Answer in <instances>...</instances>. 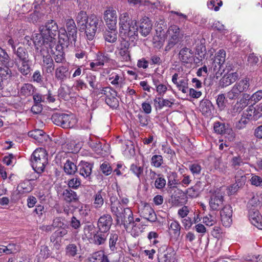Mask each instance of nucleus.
Returning <instances> with one entry per match:
<instances>
[{"label": "nucleus", "mask_w": 262, "mask_h": 262, "mask_svg": "<svg viewBox=\"0 0 262 262\" xmlns=\"http://www.w3.org/2000/svg\"><path fill=\"white\" fill-rule=\"evenodd\" d=\"M111 59L108 54L105 52H98L96 56L95 62H92L90 64L91 69L96 70L97 67H103L105 63L110 62Z\"/></svg>", "instance_id": "15"}, {"label": "nucleus", "mask_w": 262, "mask_h": 262, "mask_svg": "<svg viewBox=\"0 0 262 262\" xmlns=\"http://www.w3.org/2000/svg\"><path fill=\"white\" fill-rule=\"evenodd\" d=\"M176 253L173 248L166 245L160 246L158 250L159 262H174Z\"/></svg>", "instance_id": "8"}, {"label": "nucleus", "mask_w": 262, "mask_h": 262, "mask_svg": "<svg viewBox=\"0 0 262 262\" xmlns=\"http://www.w3.org/2000/svg\"><path fill=\"white\" fill-rule=\"evenodd\" d=\"M100 170L102 172L105 176L110 175L113 171V169L110 164L106 162L103 163L100 165Z\"/></svg>", "instance_id": "61"}, {"label": "nucleus", "mask_w": 262, "mask_h": 262, "mask_svg": "<svg viewBox=\"0 0 262 262\" xmlns=\"http://www.w3.org/2000/svg\"><path fill=\"white\" fill-rule=\"evenodd\" d=\"M48 161V154L46 149L42 148H37L31 156L32 167L37 173L43 171Z\"/></svg>", "instance_id": "2"}, {"label": "nucleus", "mask_w": 262, "mask_h": 262, "mask_svg": "<svg viewBox=\"0 0 262 262\" xmlns=\"http://www.w3.org/2000/svg\"><path fill=\"white\" fill-rule=\"evenodd\" d=\"M241 93L234 86L232 89L227 94V98L230 100H233L237 98Z\"/></svg>", "instance_id": "62"}, {"label": "nucleus", "mask_w": 262, "mask_h": 262, "mask_svg": "<svg viewBox=\"0 0 262 262\" xmlns=\"http://www.w3.org/2000/svg\"><path fill=\"white\" fill-rule=\"evenodd\" d=\"M111 201V209L112 212L116 216V217H120V214L123 211V207H122L120 201L118 200L115 197H111L110 199Z\"/></svg>", "instance_id": "19"}, {"label": "nucleus", "mask_w": 262, "mask_h": 262, "mask_svg": "<svg viewBox=\"0 0 262 262\" xmlns=\"http://www.w3.org/2000/svg\"><path fill=\"white\" fill-rule=\"evenodd\" d=\"M108 80L110 81L111 83L115 85L116 88H121V84L123 81V78L119 74L115 73H112L110 75Z\"/></svg>", "instance_id": "46"}, {"label": "nucleus", "mask_w": 262, "mask_h": 262, "mask_svg": "<svg viewBox=\"0 0 262 262\" xmlns=\"http://www.w3.org/2000/svg\"><path fill=\"white\" fill-rule=\"evenodd\" d=\"M179 57L182 62L190 63L193 59V52L188 48H183L179 52Z\"/></svg>", "instance_id": "23"}, {"label": "nucleus", "mask_w": 262, "mask_h": 262, "mask_svg": "<svg viewBox=\"0 0 262 262\" xmlns=\"http://www.w3.org/2000/svg\"><path fill=\"white\" fill-rule=\"evenodd\" d=\"M64 114V113L54 114L51 117L52 122L56 125L61 127Z\"/></svg>", "instance_id": "56"}, {"label": "nucleus", "mask_w": 262, "mask_h": 262, "mask_svg": "<svg viewBox=\"0 0 262 262\" xmlns=\"http://www.w3.org/2000/svg\"><path fill=\"white\" fill-rule=\"evenodd\" d=\"M152 27L151 21L148 17H144L140 19L139 30L142 36H147L150 33Z\"/></svg>", "instance_id": "17"}, {"label": "nucleus", "mask_w": 262, "mask_h": 262, "mask_svg": "<svg viewBox=\"0 0 262 262\" xmlns=\"http://www.w3.org/2000/svg\"><path fill=\"white\" fill-rule=\"evenodd\" d=\"M118 237V234L115 231H112L111 232L108 238V244L110 250L112 252H115L117 250Z\"/></svg>", "instance_id": "38"}, {"label": "nucleus", "mask_w": 262, "mask_h": 262, "mask_svg": "<svg viewBox=\"0 0 262 262\" xmlns=\"http://www.w3.org/2000/svg\"><path fill=\"white\" fill-rule=\"evenodd\" d=\"M66 28L72 41H76L77 31L75 23L73 19H68L66 21Z\"/></svg>", "instance_id": "22"}, {"label": "nucleus", "mask_w": 262, "mask_h": 262, "mask_svg": "<svg viewBox=\"0 0 262 262\" xmlns=\"http://www.w3.org/2000/svg\"><path fill=\"white\" fill-rule=\"evenodd\" d=\"M179 91L186 94L188 92V80L186 78H182L179 81V84L177 86Z\"/></svg>", "instance_id": "55"}, {"label": "nucleus", "mask_w": 262, "mask_h": 262, "mask_svg": "<svg viewBox=\"0 0 262 262\" xmlns=\"http://www.w3.org/2000/svg\"><path fill=\"white\" fill-rule=\"evenodd\" d=\"M93 165L85 161H81L78 166V171L84 178L90 180Z\"/></svg>", "instance_id": "16"}, {"label": "nucleus", "mask_w": 262, "mask_h": 262, "mask_svg": "<svg viewBox=\"0 0 262 262\" xmlns=\"http://www.w3.org/2000/svg\"><path fill=\"white\" fill-rule=\"evenodd\" d=\"M171 199L173 205L176 206L182 205L186 201V195L182 190H179L177 193L172 195Z\"/></svg>", "instance_id": "44"}, {"label": "nucleus", "mask_w": 262, "mask_h": 262, "mask_svg": "<svg viewBox=\"0 0 262 262\" xmlns=\"http://www.w3.org/2000/svg\"><path fill=\"white\" fill-rule=\"evenodd\" d=\"M250 200L248 202L247 206L248 208L255 207L258 206L260 202L259 200V196L257 194H255L253 193H251L249 194Z\"/></svg>", "instance_id": "52"}, {"label": "nucleus", "mask_w": 262, "mask_h": 262, "mask_svg": "<svg viewBox=\"0 0 262 262\" xmlns=\"http://www.w3.org/2000/svg\"><path fill=\"white\" fill-rule=\"evenodd\" d=\"M106 196V193L102 189L100 190L94 195V206L95 208L98 209L102 207L104 203V199Z\"/></svg>", "instance_id": "35"}, {"label": "nucleus", "mask_w": 262, "mask_h": 262, "mask_svg": "<svg viewBox=\"0 0 262 262\" xmlns=\"http://www.w3.org/2000/svg\"><path fill=\"white\" fill-rule=\"evenodd\" d=\"M215 217L211 214H208L203 218V222L206 226H212L216 223Z\"/></svg>", "instance_id": "60"}, {"label": "nucleus", "mask_w": 262, "mask_h": 262, "mask_svg": "<svg viewBox=\"0 0 262 262\" xmlns=\"http://www.w3.org/2000/svg\"><path fill=\"white\" fill-rule=\"evenodd\" d=\"M249 80L248 78H244L238 82H236L234 86L241 93L246 91L249 87Z\"/></svg>", "instance_id": "47"}, {"label": "nucleus", "mask_w": 262, "mask_h": 262, "mask_svg": "<svg viewBox=\"0 0 262 262\" xmlns=\"http://www.w3.org/2000/svg\"><path fill=\"white\" fill-rule=\"evenodd\" d=\"M68 69L64 66H60L56 68L55 77L60 82H64L68 78Z\"/></svg>", "instance_id": "31"}, {"label": "nucleus", "mask_w": 262, "mask_h": 262, "mask_svg": "<svg viewBox=\"0 0 262 262\" xmlns=\"http://www.w3.org/2000/svg\"><path fill=\"white\" fill-rule=\"evenodd\" d=\"M222 224L225 227H230L232 222V209L231 206L227 205L224 206L220 211Z\"/></svg>", "instance_id": "14"}, {"label": "nucleus", "mask_w": 262, "mask_h": 262, "mask_svg": "<svg viewBox=\"0 0 262 262\" xmlns=\"http://www.w3.org/2000/svg\"><path fill=\"white\" fill-rule=\"evenodd\" d=\"M119 31L124 39L133 40L138 35V28L136 20L132 19L127 12L120 14L119 17Z\"/></svg>", "instance_id": "1"}, {"label": "nucleus", "mask_w": 262, "mask_h": 262, "mask_svg": "<svg viewBox=\"0 0 262 262\" xmlns=\"http://www.w3.org/2000/svg\"><path fill=\"white\" fill-rule=\"evenodd\" d=\"M145 223L142 222L141 223H138L136 222H132V224L130 225V227L131 226V229L129 231L132 235L134 237H137L143 232L144 227L145 226ZM129 229L128 230H129Z\"/></svg>", "instance_id": "29"}, {"label": "nucleus", "mask_w": 262, "mask_h": 262, "mask_svg": "<svg viewBox=\"0 0 262 262\" xmlns=\"http://www.w3.org/2000/svg\"><path fill=\"white\" fill-rule=\"evenodd\" d=\"M45 38L46 37L41 32H40V33H35L33 35V42L35 46L36 47V50L39 49L38 47L37 46L40 47L42 45L43 46V48L45 47L46 49L49 48V45H51L50 42L47 41L48 40Z\"/></svg>", "instance_id": "20"}, {"label": "nucleus", "mask_w": 262, "mask_h": 262, "mask_svg": "<svg viewBox=\"0 0 262 262\" xmlns=\"http://www.w3.org/2000/svg\"><path fill=\"white\" fill-rule=\"evenodd\" d=\"M225 70V74L220 81V85L222 88L230 85L236 81L239 77L238 73L234 71L230 66L226 67Z\"/></svg>", "instance_id": "9"}, {"label": "nucleus", "mask_w": 262, "mask_h": 262, "mask_svg": "<svg viewBox=\"0 0 262 262\" xmlns=\"http://www.w3.org/2000/svg\"><path fill=\"white\" fill-rule=\"evenodd\" d=\"M103 18L107 27H116L117 15L116 11L112 7H108L104 12Z\"/></svg>", "instance_id": "12"}, {"label": "nucleus", "mask_w": 262, "mask_h": 262, "mask_svg": "<svg viewBox=\"0 0 262 262\" xmlns=\"http://www.w3.org/2000/svg\"><path fill=\"white\" fill-rule=\"evenodd\" d=\"M28 135L35 139L39 143H43L46 141L48 138V136L46 133L40 129H35L30 131L28 133Z\"/></svg>", "instance_id": "30"}, {"label": "nucleus", "mask_w": 262, "mask_h": 262, "mask_svg": "<svg viewBox=\"0 0 262 262\" xmlns=\"http://www.w3.org/2000/svg\"><path fill=\"white\" fill-rule=\"evenodd\" d=\"M63 170L67 174L74 175L78 170V166L74 162L68 159L64 164Z\"/></svg>", "instance_id": "41"}, {"label": "nucleus", "mask_w": 262, "mask_h": 262, "mask_svg": "<svg viewBox=\"0 0 262 262\" xmlns=\"http://www.w3.org/2000/svg\"><path fill=\"white\" fill-rule=\"evenodd\" d=\"M81 184L80 180L78 178H74L68 181V185L70 188L77 189Z\"/></svg>", "instance_id": "63"}, {"label": "nucleus", "mask_w": 262, "mask_h": 262, "mask_svg": "<svg viewBox=\"0 0 262 262\" xmlns=\"http://www.w3.org/2000/svg\"><path fill=\"white\" fill-rule=\"evenodd\" d=\"M62 196L63 200L67 203H75L78 201V196L76 192L70 189L63 190Z\"/></svg>", "instance_id": "32"}, {"label": "nucleus", "mask_w": 262, "mask_h": 262, "mask_svg": "<svg viewBox=\"0 0 262 262\" xmlns=\"http://www.w3.org/2000/svg\"><path fill=\"white\" fill-rule=\"evenodd\" d=\"M113 224V219L108 214L101 215L97 222V228L100 231L108 232Z\"/></svg>", "instance_id": "13"}, {"label": "nucleus", "mask_w": 262, "mask_h": 262, "mask_svg": "<svg viewBox=\"0 0 262 262\" xmlns=\"http://www.w3.org/2000/svg\"><path fill=\"white\" fill-rule=\"evenodd\" d=\"M259 112L260 111H257V108H255L251 106L244 115L249 118V120H256L261 117V114Z\"/></svg>", "instance_id": "45"}, {"label": "nucleus", "mask_w": 262, "mask_h": 262, "mask_svg": "<svg viewBox=\"0 0 262 262\" xmlns=\"http://www.w3.org/2000/svg\"><path fill=\"white\" fill-rule=\"evenodd\" d=\"M224 193L223 190H216L211 195L209 205L213 210H217L222 207Z\"/></svg>", "instance_id": "10"}, {"label": "nucleus", "mask_w": 262, "mask_h": 262, "mask_svg": "<svg viewBox=\"0 0 262 262\" xmlns=\"http://www.w3.org/2000/svg\"><path fill=\"white\" fill-rule=\"evenodd\" d=\"M245 162L242 158L239 156H233L230 162L231 166L232 168L237 169L239 167L244 164Z\"/></svg>", "instance_id": "50"}, {"label": "nucleus", "mask_w": 262, "mask_h": 262, "mask_svg": "<svg viewBox=\"0 0 262 262\" xmlns=\"http://www.w3.org/2000/svg\"><path fill=\"white\" fill-rule=\"evenodd\" d=\"M70 90L69 88L60 86L58 89V96L64 100H69L70 98Z\"/></svg>", "instance_id": "48"}, {"label": "nucleus", "mask_w": 262, "mask_h": 262, "mask_svg": "<svg viewBox=\"0 0 262 262\" xmlns=\"http://www.w3.org/2000/svg\"><path fill=\"white\" fill-rule=\"evenodd\" d=\"M226 52L223 49L220 50L216 53L214 59L212 61L209 71L212 73L214 76L218 77L221 75L223 72H225L223 69V64L225 61Z\"/></svg>", "instance_id": "5"}, {"label": "nucleus", "mask_w": 262, "mask_h": 262, "mask_svg": "<svg viewBox=\"0 0 262 262\" xmlns=\"http://www.w3.org/2000/svg\"><path fill=\"white\" fill-rule=\"evenodd\" d=\"M252 185L256 186H262V178L258 176L253 175L250 179Z\"/></svg>", "instance_id": "64"}, {"label": "nucleus", "mask_w": 262, "mask_h": 262, "mask_svg": "<svg viewBox=\"0 0 262 262\" xmlns=\"http://www.w3.org/2000/svg\"><path fill=\"white\" fill-rule=\"evenodd\" d=\"M143 167L134 164H132L130 167V170L137 177L139 180H140L141 177L143 175Z\"/></svg>", "instance_id": "54"}, {"label": "nucleus", "mask_w": 262, "mask_h": 262, "mask_svg": "<svg viewBox=\"0 0 262 262\" xmlns=\"http://www.w3.org/2000/svg\"><path fill=\"white\" fill-rule=\"evenodd\" d=\"M35 88L31 83H24L18 89V93L20 96L27 97L33 94Z\"/></svg>", "instance_id": "25"}, {"label": "nucleus", "mask_w": 262, "mask_h": 262, "mask_svg": "<svg viewBox=\"0 0 262 262\" xmlns=\"http://www.w3.org/2000/svg\"><path fill=\"white\" fill-rule=\"evenodd\" d=\"M40 53L42 57V64L53 62V60L51 56L49 53V52L47 49L42 47L40 50Z\"/></svg>", "instance_id": "53"}, {"label": "nucleus", "mask_w": 262, "mask_h": 262, "mask_svg": "<svg viewBox=\"0 0 262 262\" xmlns=\"http://www.w3.org/2000/svg\"><path fill=\"white\" fill-rule=\"evenodd\" d=\"M181 226L178 222L174 221L170 225L169 229L173 232L174 238L177 239L181 233Z\"/></svg>", "instance_id": "49"}, {"label": "nucleus", "mask_w": 262, "mask_h": 262, "mask_svg": "<svg viewBox=\"0 0 262 262\" xmlns=\"http://www.w3.org/2000/svg\"><path fill=\"white\" fill-rule=\"evenodd\" d=\"M57 34H58L59 42L61 46L67 47L70 43L75 45L76 41H71L68 32L67 33L64 29H60Z\"/></svg>", "instance_id": "21"}, {"label": "nucleus", "mask_w": 262, "mask_h": 262, "mask_svg": "<svg viewBox=\"0 0 262 262\" xmlns=\"http://www.w3.org/2000/svg\"><path fill=\"white\" fill-rule=\"evenodd\" d=\"M250 100V95L247 94H244L242 98L237 102L234 106L233 110L236 112H241L248 104V101Z\"/></svg>", "instance_id": "40"}, {"label": "nucleus", "mask_w": 262, "mask_h": 262, "mask_svg": "<svg viewBox=\"0 0 262 262\" xmlns=\"http://www.w3.org/2000/svg\"><path fill=\"white\" fill-rule=\"evenodd\" d=\"M174 99H162L161 97H156L154 99V105L156 107L161 109L163 107H171L174 104Z\"/></svg>", "instance_id": "33"}, {"label": "nucleus", "mask_w": 262, "mask_h": 262, "mask_svg": "<svg viewBox=\"0 0 262 262\" xmlns=\"http://www.w3.org/2000/svg\"><path fill=\"white\" fill-rule=\"evenodd\" d=\"M39 31L42 33L47 41L50 42L49 48H52L55 45L56 36L59 31L56 23L53 20H50L47 22L45 25L40 27Z\"/></svg>", "instance_id": "4"}, {"label": "nucleus", "mask_w": 262, "mask_h": 262, "mask_svg": "<svg viewBox=\"0 0 262 262\" xmlns=\"http://www.w3.org/2000/svg\"><path fill=\"white\" fill-rule=\"evenodd\" d=\"M96 231L93 224L86 225L83 227V236L91 242Z\"/></svg>", "instance_id": "39"}, {"label": "nucleus", "mask_w": 262, "mask_h": 262, "mask_svg": "<svg viewBox=\"0 0 262 262\" xmlns=\"http://www.w3.org/2000/svg\"><path fill=\"white\" fill-rule=\"evenodd\" d=\"M76 123V120L73 115L65 114L63 115L61 127L64 128H72L75 126Z\"/></svg>", "instance_id": "42"}, {"label": "nucleus", "mask_w": 262, "mask_h": 262, "mask_svg": "<svg viewBox=\"0 0 262 262\" xmlns=\"http://www.w3.org/2000/svg\"><path fill=\"white\" fill-rule=\"evenodd\" d=\"M86 81L94 91L98 90L101 88V84L95 74L88 73L85 77Z\"/></svg>", "instance_id": "24"}, {"label": "nucleus", "mask_w": 262, "mask_h": 262, "mask_svg": "<svg viewBox=\"0 0 262 262\" xmlns=\"http://www.w3.org/2000/svg\"><path fill=\"white\" fill-rule=\"evenodd\" d=\"M163 158L161 155H156L153 156L151 159V164L152 166L159 168L163 163Z\"/></svg>", "instance_id": "58"}, {"label": "nucleus", "mask_w": 262, "mask_h": 262, "mask_svg": "<svg viewBox=\"0 0 262 262\" xmlns=\"http://www.w3.org/2000/svg\"><path fill=\"white\" fill-rule=\"evenodd\" d=\"M120 217L117 218V223H121L124 225L127 230L129 229L130 225L134 220L133 213L129 208H124L123 211L120 214Z\"/></svg>", "instance_id": "11"}, {"label": "nucleus", "mask_w": 262, "mask_h": 262, "mask_svg": "<svg viewBox=\"0 0 262 262\" xmlns=\"http://www.w3.org/2000/svg\"><path fill=\"white\" fill-rule=\"evenodd\" d=\"M213 105L210 101L208 99H203L200 102L199 108L203 115H210L211 113Z\"/></svg>", "instance_id": "36"}, {"label": "nucleus", "mask_w": 262, "mask_h": 262, "mask_svg": "<svg viewBox=\"0 0 262 262\" xmlns=\"http://www.w3.org/2000/svg\"><path fill=\"white\" fill-rule=\"evenodd\" d=\"M43 15L38 11H35L33 13L30 14L27 17L28 21L33 24L40 22L42 19Z\"/></svg>", "instance_id": "51"}, {"label": "nucleus", "mask_w": 262, "mask_h": 262, "mask_svg": "<svg viewBox=\"0 0 262 262\" xmlns=\"http://www.w3.org/2000/svg\"><path fill=\"white\" fill-rule=\"evenodd\" d=\"M108 232L100 231L98 229L91 242L99 246L104 244L106 241Z\"/></svg>", "instance_id": "28"}, {"label": "nucleus", "mask_w": 262, "mask_h": 262, "mask_svg": "<svg viewBox=\"0 0 262 262\" xmlns=\"http://www.w3.org/2000/svg\"><path fill=\"white\" fill-rule=\"evenodd\" d=\"M142 216L150 222H155L157 217L154 210L149 206H145L141 212Z\"/></svg>", "instance_id": "27"}, {"label": "nucleus", "mask_w": 262, "mask_h": 262, "mask_svg": "<svg viewBox=\"0 0 262 262\" xmlns=\"http://www.w3.org/2000/svg\"><path fill=\"white\" fill-rule=\"evenodd\" d=\"M10 57L7 52L0 48V63L4 65L5 68L1 69L2 76L5 77L7 79L13 80L19 76V74L16 71H12L9 69V67H12L13 64H10L9 61Z\"/></svg>", "instance_id": "6"}, {"label": "nucleus", "mask_w": 262, "mask_h": 262, "mask_svg": "<svg viewBox=\"0 0 262 262\" xmlns=\"http://www.w3.org/2000/svg\"><path fill=\"white\" fill-rule=\"evenodd\" d=\"M66 253L70 256H75L77 254V247L74 244L68 245L66 248Z\"/></svg>", "instance_id": "59"}, {"label": "nucleus", "mask_w": 262, "mask_h": 262, "mask_svg": "<svg viewBox=\"0 0 262 262\" xmlns=\"http://www.w3.org/2000/svg\"><path fill=\"white\" fill-rule=\"evenodd\" d=\"M89 20V17H88L86 12L83 11H81L76 15V21L78 27H79L81 30L84 29V26H85Z\"/></svg>", "instance_id": "37"}, {"label": "nucleus", "mask_w": 262, "mask_h": 262, "mask_svg": "<svg viewBox=\"0 0 262 262\" xmlns=\"http://www.w3.org/2000/svg\"><path fill=\"white\" fill-rule=\"evenodd\" d=\"M221 0H210L207 2V6L209 9L214 10L215 11L219 10V8L222 5Z\"/></svg>", "instance_id": "57"}, {"label": "nucleus", "mask_w": 262, "mask_h": 262, "mask_svg": "<svg viewBox=\"0 0 262 262\" xmlns=\"http://www.w3.org/2000/svg\"><path fill=\"white\" fill-rule=\"evenodd\" d=\"M167 33L168 36V42L166 46V50H168L181 41L183 37V34L181 32L179 27L176 25L170 26Z\"/></svg>", "instance_id": "7"}, {"label": "nucleus", "mask_w": 262, "mask_h": 262, "mask_svg": "<svg viewBox=\"0 0 262 262\" xmlns=\"http://www.w3.org/2000/svg\"><path fill=\"white\" fill-rule=\"evenodd\" d=\"M13 53L16 56L17 60L19 61L29 60V54L27 49L24 47H19L14 50L13 52Z\"/></svg>", "instance_id": "43"}, {"label": "nucleus", "mask_w": 262, "mask_h": 262, "mask_svg": "<svg viewBox=\"0 0 262 262\" xmlns=\"http://www.w3.org/2000/svg\"><path fill=\"white\" fill-rule=\"evenodd\" d=\"M103 27L104 23L102 19L95 15H92L89 17V20L84 29L82 30L85 31L87 39L92 40L95 37L96 31H101Z\"/></svg>", "instance_id": "3"}, {"label": "nucleus", "mask_w": 262, "mask_h": 262, "mask_svg": "<svg viewBox=\"0 0 262 262\" xmlns=\"http://www.w3.org/2000/svg\"><path fill=\"white\" fill-rule=\"evenodd\" d=\"M109 30H106L103 34L104 40L110 43H115L117 40V31L116 27H108Z\"/></svg>", "instance_id": "26"}, {"label": "nucleus", "mask_w": 262, "mask_h": 262, "mask_svg": "<svg viewBox=\"0 0 262 262\" xmlns=\"http://www.w3.org/2000/svg\"><path fill=\"white\" fill-rule=\"evenodd\" d=\"M213 128L215 132L218 134H230L232 132L231 128L228 125L218 121L214 122Z\"/></svg>", "instance_id": "34"}, {"label": "nucleus", "mask_w": 262, "mask_h": 262, "mask_svg": "<svg viewBox=\"0 0 262 262\" xmlns=\"http://www.w3.org/2000/svg\"><path fill=\"white\" fill-rule=\"evenodd\" d=\"M14 62L20 73L24 75L27 76L31 71V64L29 60L17 61L15 59Z\"/></svg>", "instance_id": "18"}]
</instances>
